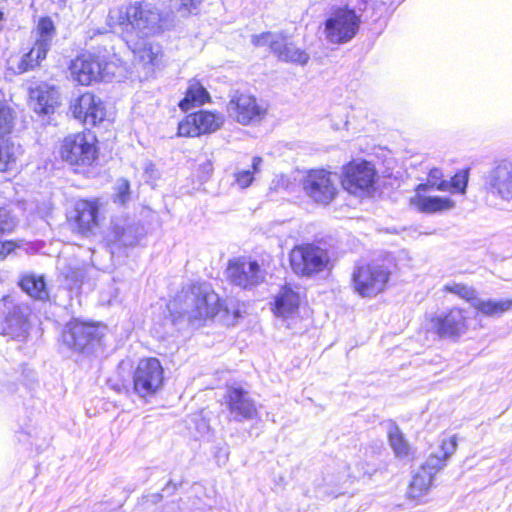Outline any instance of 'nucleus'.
Wrapping results in <instances>:
<instances>
[{
    "label": "nucleus",
    "instance_id": "nucleus-1",
    "mask_svg": "<svg viewBox=\"0 0 512 512\" xmlns=\"http://www.w3.org/2000/svg\"><path fill=\"white\" fill-rule=\"evenodd\" d=\"M182 293L179 300L168 304L170 316L165 319V326H178L187 321L194 327H200L208 319L233 326L242 317L237 302L230 300L222 304L219 295L207 283L193 284Z\"/></svg>",
    "mask_w": 512,
    "mask_h": 512
},
{
    "label": "nucleus",
    "instance_id": "nucleus-2",
    "mask_svg": "<svg viewBox=\"0 0 512 512\" xmlns=\"http://www.w3.org/2000/svg\"><path fill=\"white\" fill-rule=\"evenodd\" d=\"M163 22L164 17L160 10L145 2L110 9L107 16L108 27L119 28L123 40L130 49H138V39L159 33L163 28Z\"/></svg>",
    "mask_w": 512,
    "mask_h": 512
},
{
    "label": "nucleus",
    "instance_id": "nucleus-3",
    "mask_svg": "<svg viewBox=\"0 0 512 512\" xmlns=\"http://www.w3.org/2000/svg\"><path fill=\"white\" fill-rule=\"evenodd\" d=\"M70 72L73 80L81 85H90L93 81H110L116 73L115 54L83 53L71 62Z\"/></svg>",
    "mask_w": 512,
    "mask_h": 512
},
{
    "label": "nucleus",
    "instance_id": "nucleus-4",
    "mask_svg": "<svg viewBox=\"0 0 512 512\" xmlns=\"http://www.w3.org/2000/svg\"><path fill=\"white\" fill-rule=\"evenodd\" d=\"M360 23V15H357L354 9L347 6L338 7L328 14L324 22L323 35L331 44H345L356 36Z\"/></svg>",
    "mask_w": 512,
    "mask_h": 512
},
{
    "label": "nucleus",
    "instance_id": "nucleus-5",
    "mask_svg": "<svg viewBox=\"0 0 512 512\" xmlns=\"http://www.w3.org/2000/svg\"><path fill=\"white\" fill-rule=\"evenodd\" d=\"M96 143V136L92 132L69 135L62 141L61 158L72 166H90L98 157Z\"/></svg>",
    "mask_w": 512,
    "mask_h": 512
},
{
    "label": "nucleus",
    "instance_id": "nucleus-6",
    "mask_svg": "<svg viewBox=\"0 0 512 512\" xmlns=\"http://www.w3.org/2000/svg\"><path fill=\"white\" fill-rule=\"evenodd\" d=\"M330 262L326 250L313 244L301 245L290 252L293 272L302 277H312L328 268Z\"/></svg>",
    "mask_w": 512,
    "mask_h": 512
},
{
    "label": "nucleus",
    "instance_id": "nucleus-7",
    "mask_svg": "<svg viewBox=\"0 0 512 512\" xmlns=\"http://www.w3.org/2000/svg\"><path fill=\"white\" fill-rule=\"evenodd\" d=\"M389 277L390 271L383 265H358L352 273V285L361 297H373L385 289Z\"/></svg>",
    "mask_w": 512,
    "mask_h": 512
},
{
    "label": "nucleus",
    "instance_id": "nucleus-8",
    "mask_svg": "<svg viewBox=\"0 0 512 512\" xmlns=\"http://www.w3.org/2000/svg\"><path fill=\"white\" fill-rule=\"evenodd\" d=\"M251 42L256 47L269 46L280 61L304 66L310 60L309 53L294 43L287 42L281 34L264 32L252 35Z\"/></svg>",
    "mask_w": 512,
    "mask_h": 512
},
{
    "label": "nucleus",
    "instance_id": "nucleus-9",
    "mask_svg": "<svg viewBox=\"0 0 512 512\" xmlns=\"http://www.w3.org/2000/svg\"><path fill=\"white\" fill-rule=\"evenodd\" d=\"M164 369L157 358L142 359L133 374V392L140 398L154 396L163 386Z\"/></svg>",
    "mask_w": 512,
    "mask_h": 512
},
{
    "label": "nucleus",
    "instance_id": "nucleus-10",
    "mask_svg": "<svg viewBox=\"0 0 512 512\" xmlns=\"http://www.w3.org/2000/svg\"><path fill=\"white\" fill-rule=\"evenodd\" d=\"M338 176L324 169L311 170L302 181L305 194L315 203L328 205L336 197Z\"/></svg>",
    "mask_w": 512,
    "mask_h": 512
},
{
    "label": "nucleus",
    "instance_id": "nucleus-11",
    "mask_svg": "<svg viewBox=\"0 0 512 512\" xmlns=\"http://www.w3.org/2000/svg\"><path fill=\"white\" fill-rule=\"evenodd\" d=\"M267 107L256 97L249 94H234L228 104L227 113L242 125L256 124L266 115Z\"/></svg>",
    "mask_w": 512,
    "mask_h": 512
},
{
    "label": "nucleus",
    "instance_id": "nucleus-12",
    "mask_svg": "<svg viewBox=\"0 0 512 512\" xmlns=\"http://www.w3.org/2000/svg\"><path fill=\"white\" fill-rule=\"evenodd\" d=\"M224 123L221 113L202 110L188 115L178 125V135L197 137L217 131Z\"/></svg>",
    "mask_w": 512,
    "mask_h": 512
},
{
    "label": "nucleus",
    "instance_id": "nucleus-13",
    "mask_svg": "<svg viewBox=\"0 0 512 512\" xmlns=\"http://www.w3.org/2000/svg\"><path fill=\"white\" fill-rule=\"evenodd\" d=\"M70 111L73 117L86 127H94L106 117L104 102L92 93H84L71 102Z\"/></svg>",
    "mask_w": 512,
    "mask_h": 512
},
{
    "label": "nucleus",
    "instance_id": "nucleus-14",
    "mask_svg": "<svg viewBox=\"0 0 512 512\" xmlns=\"http://www.w3.org/2000/svg\"><path fill=\"white\" fill-rule=\"evenodd\" d=\"M488 193L508 203H512V162H498L486 176Z\"/></svg>",
    "mask_w": 512,
    "mask_h": 512
},
{
    "label": "nucleus",
    "instance_id": "nucleus-15",
    "mask_svg": "<svg viewBox=\"0 0 512 512\" xmlns=\"http://www.w3.org/2000/svg\"><path fill=\"white\" fill-rule=\"evenodd\" d=\"M226 403L232 419L236 422L254 419L258 412L255 401L243 387L238 385L227 386Z\"/></svg>",
    "mask_w": 512,
    "mask_h": 512
},
{
    "label": "nucleus",
    "instance_id": "nucleus-16",
    "mask_svg": "<svg viewBox=\"0 0 512 512\" xmlns=\"http://www.w3.org/2000/svg\"><path fill=\"white\" fill-rule=\"evenodd\" d=\"M98 200H79L75 204L74 215L70 217L71 229L81 236L95 233L98 227Z\"/></svg>",
    "mask_w": 512,
    "mask_h": 512
},
{
    "label": "nucleus",
    "instance_id": "nucleus-17",
    "mask_svg": "<svg viewBox=\"0 0 512 512\" xmlns=\"http://www.w3.org/2000/svg\"><path fill=\"white\" fill-rule=\"evenodd\" d=\"M99 339L98 328L77 319L70 321L62 334L63 343L76 352H85L89 345Z\"/></svg>",
    "mask_w": 512,
    "mask_h": 512
},
{
    "label": "nucleus",
    "instance_id": "nucleus-18",
    "mask_svg": "<svg viewBox=\"0 0 512 512\" xmlns=\"http://www.w3.org/2000/svg\"><path fill=\"white\" fill-rule=\"evenodd\" d=\"M374 166L366 161L350 163L345 169L343 185L350 193L357 194L371 188L375 182Z\"/></svg>",
    "mask_w": 512,
    "mask_h": 512
},
{
    "label": "nucleus",
    "instance_id": "nucleus-19",
    "mask_svg": "<svg viewBox=\"0 0 512 512\" xmlns=\"http://www.w3.org/2000/svg\"><path fill=\"white\" fill-rule=\"evenodd\" d=\"M226 272L231 283L244 289L258 285L264 280V273L256 261H230Z\"/></svg>",
    "mask_w": 512,
    "mask_h": 512
},
{
    "label": "nucleus",
    "instance_id": "nucleus-20",
    "mask_svg": "<svg viewBox=\"0 0 512 512\" xmlns=\"http://www.w3.org/2000/svg\"><path fill=\"white\" fill-rule=\"evenodd\" d=\"M466 312L460 308H452L445 315L432 319V327L440 337H456L467 330Z\"/></svg>",
    "mask_w": 512,
    "mask_h": 512
},
{
    "label": "nucleus",
    "instance_id": "nucleus-21",
    "mask_svg": "<svg viewBox=\"0 0 512 512\" xmlns=\"http://www.w3.org/2000/svg\"><path fill=\"white\" fill-rule=\"evenodd\" d=\"M58 100V90L47 83H41L37 87L30 89V105L39 114L53 112L58 104Z\"/></svg>",
    "mask_w": 512,
    "mask_h": 512
},
{
    "label": "nucleus",
    "instance_id": "nucleus-22",
    "mask_svg": "<svg viewBox=\"0 0 512 512\" xmlns=\"http://www.w3.org/2000/svg\"><path fill=\"white\" fill-rule=\"evenodd\" d=\"M424 192L415 190V195L410 198V205L418 212L435 214L450 211L455 207V202L449 197L426 196Z\"/></svg>",
    "mask_w": 512,
    "mask_h": 512
},
{
    "label": "nucleus",
    "instance_id": "nucleus-23",
    "mask_svg": "<svg viewBox=\"0 0 512 512\" xmlns=\"http://www.w3.org/2000/svg\"><path fill=\"white\" fill-rule=\"evenodd\" d=\"M29 309L27 306H13L5 317L4 335L13 339L22 340L28 333Z\"/></svg>",
    "mask_w": 512,
    "mask_h": 512
},
{
    "label": "nucleus",
    "instance_id": "nucleus-24",
    "mask_svg": "<svg viewBox=\"0 0 512 512\" xmlns=\"http://www.w3.org/2000/svg\"><path fill=\"white\" fill-rule=\"evenodd\" d=\"M456 448L457 441L455 436L443 439L441 445L428 456L420 469L429 473L434 478L438 471L446 465L447 459L454 454Z\"/></svg>",
    "mask_w": 512,
    "mask_h": 512
},
{
    "label": "nucleus",
    "instance_id": "nucleus-25",
    "mask_svg": "<svg viewBox=\"0 0 512 512\" xmlns=\"http://www.w3.org/2000/svg\"><path fill=\"white\" fill-rule=\"evenodd\" d=\"M56 29L53 21L49 17L41 18L35 29V43L30 49V56L36 55L37 58H46L51 49Z\"/></svg>",
    "mask_w": 512,
    "mask_h": 512
},
{
    "label": "nucleus",
    "instance_id": "nucleus-26",
    "mask_svg": "<svg viewBox=\"0 0 512 512\" xmlns=\"http://www.w3.org/2000/svg\"><path fill=\"white\" fill-rule=\"evenodd\" d=\"M18 284L27 295L35 300L46 301L49 299V290L43 275L34 272L24 273Z\"/></svg>",
    "mask_w": 512,
    "mask_h": 512
},
{
    "label": "nucleus",
    "instance_id": "nucleus-27",
    "mask_svg": "<svg viewBox=\"0 0 512 512\" xmlns=\"http://www.w3.org/2000/svg\"><path fill=\"white\" fill-rule=\"evenodd\" d=\"M300 297L290 287H283L275 298L274 313L278 317H292L299 308Z\"/></svg>",
    "mask_w": 512,
    "mask_h": 512
},
{
    "label": "nucleus",
    "instance_id": "nucleus-28",
    "mask_svg": "<svg viewBox=\"0 0 512 512\" xmlns=\"http://www.w3.org/2000/svg\"><path fill=\"white\" fill-rule=\"evenodd\" d=\"M472 307L487 317H499L512 308V299H482L477 296Z\"/></svg>",
    "mask_w": 512,
    "mask_h": 512
},
{
    "label": "nucleus",
    "instance_id": "nucleus-29",
    "mask_svg": "<svg viewBox=\"0 0 512 512\" xmlns=\"http://www.w3.org/2000/svg\"><path fill=\"white\" fill-rule=\"evenodd\" d=\"M210 99L208 91L196 79L189 81L185 97L180 101L179 107L188 111L196 105H202Z\"/></svg>",
    "mask_w": 512,
    "mask_h": 512
},
{
    "label": "nucleus",
    "instance_id": "nucleus-30",
    "mask_svg": "<svg viewBox=\"0 0 512 512\" xmlns=\"http://www.w3.org/2000/svg\"><path fill=\"white\" fill-rule=\"evenodd\" d=\"M21 154V146L8 139H0V172L12 170Z\"/></svg>",
    "mask_w": 512,
    "mask_h": 512
},
{
    "label": "nucleus",
    "instance_id": "nucleus-31",
    "mask_svg": "<svg viewBox=\"0 0 512 512\" xmlns=\"http://www.w3.org/2000/svg\"><path fill=\"white\" fill-rule=\"evenodd\" d=\"M433 477L429 473L419 469L414 475L410 482L407 495L409 498L414 500H420L425 496L431 486Z\"/></svg>",
    "mask_w": 512,
    "mask_h": 512
},
{
    "label": "nucleus",
    "instance_id": "nucleus-32",
    "mask_svg": "<svg viewBox=\"0 0 512 512\" xmlns=\"http://www.w3.org/2000/svg\"><path fill=\"white\" fill-rule=\"evenodd\" d=\"M389 444L396 457L405 458L409 455L410 446L395 422H390L388 427Z\"/></svg>",
    "mask_w": 512,
    "mask_h": 512
},
{
    "label": "nucleus",
    "instance_id": "nucleus-33",
    "mask_svg": "<svg viewBox=\"0 0 512 512\" xmlns=\"http://www.w3.org/2000/svg\"><path fill=\"white\" fill-rule=\"evenodd\" d=\"M262 162L261 157H253L251 169L240 170L235 173L236 184L242 189L249 187L254 181L255 174L260 172Z\"/></svg>",
    "mask_w": 512,
    "mask_h": 512
},
{
    "label": "nucleus",
    "instance_id": "nucleus-34",
    "mask_svg": "<svg viewBox=\"0 0 512 512\" xmlns=\"http://www.w3.org/2000/svg\"><path fill=\"white\" fill-rule=\"evenodd\" d=\"M443 290L466 300L471 306L472 302L477 298L475 289L464 283L448 282L444 285Z\"/></svg>",
    "mask_w": 512,
    "mask_h": 512
},
{
    "label": "nucleus",
    "instance_id": "nucleus-35",
    "mask_svg": "<svg viewBox=\"0 0 512 512\" xmlns=\"http://www.w3.org/2000/svg\"><path fill=\"white\" fill-rule=\"evenodd\" d=\"M443 173L438 168L430 170L426 183L419 184L416 187L417 191H427L430 188H435L440 191L448 190V181L442 179Z\"/></svg>",
    "mask_w": 512,
    "mask_h": 512
},
{
    "label": "nucleus",
    "instance_id": "nucleus-36",
    "mask_svg": "<svg viewBox=\"0 0 512 512\" xmlns=\"http://www.w3.org/2000/svg\"><path fill=\"white\" fill-rule=\"evenodd\" d=\"M145 39H138V49H131L134 54H138L141 61L145 64H156V57L158 54V47L147 45Z\"/></svg>",
    "mask_w": 512,
    "mask_h": 512
},
{
    "label": "nucleus",
    "instance_id": "nucleus-37",
    "mask_svg": "<svg viewBox=\"0 0 512 512\" xmlns=\"http://www.w3.org/2000/svg\"><path fill=\"white\" fill-rule=\"evenodd\" d=\"M14 111L5 101H0V135L9 133L14 124Z\"/></svg>",
    "mask_w": 512,
    "mask_h": 512
},
{
    "label": "nucleus",
    "instance_id": "nucleus-38",
    "mask_svg": "<svg viewBox=\"0 0 512 512\" xmlns=\"http://www.w3.org/2000/svg\"><path fill=\"white\" fill-rule=\"evenodd\" d=\"M468 184V170H460L450 181H448V190L451 193L464 194Z\"/></svg>",
    "mask_w": 512,
    "mask_h": 512
},
{
    "label": "nucleus",
    "instance_id": "nucleus-39",
    "mask_svg": "<svg viewBox=\"0 0 512 512\" xmlns=\"http://www.w3.org/2000/svg\"><path fill=\"white\" fill-rule=\"evenodd\" d=\"M16 227V220L5 208H0V236L12 232Z\"/></svg>",
    "mask_w": 512,
    "mask_h": 512
},
{
    "label": "nucleus",
    "instance_id": "nucleus-40",
    "mask_svg": "<svg viewBox=\"0 0 512 512\" xmlns=\"http://www.w3.org/2000/svg\"><path fill=\"white\" fill-rule=\"evenodd\" d=\"M130 185L126 179H119L115 186V199L114 201L120 204H125L130 198Z\"/></svg>",
    "mask_w": 512,
    "mask_h": 512
},
{
    "label": "nucleus",
    "instance_id": "nucleus-41",
    "mask_svg": "<svg viewBox=\"0 0 512 512\" xmlns=\"http://www.w3.org/2000/svg\"><path fill=\"white\" fill-rule=\"evenodd\" d=\"M45 58H37L36 55H31L30 57V51L25 54L21 60V63L19 65V68L22 70V71H28V70H31L33 68H35L36 66L39 65V63L44 60Z\"/></svg>",
    "mask_w": 512,
    "mask_h": 512
},
{
    "label": "nucleus",
    "instance_id": "nucleus-42",
    "mask_svg": "<svg viewBox=\"0 0 512 512\" xmlns=\"http://www.w3.org/2000/svg\"><path fill=\"white\" fill-rule=\"evenodd\" d=\"M175 2L179 5L178 11L183 13H191L194 9L197 8L200 0H175Z\"/></svg>",
    "mask_w": 512,
    "mask_h": 512
},
{
    "label": "nucleus",
    "instance_id": "nucleus-43",
    "mask_svg": "<svg viewBox=\"0 0 512 512\" xmlns=\"http://www.w3.org/2000/svg\"><path fill=\"white\" fill-rule=\"evenodd\" d=\"M15 247V243L12 241L0 242V260H3Z\"/></svg>",
    "mask_w": 512,
    "mask_h": 512
},
{
    "label": "nucleus",
    "instance_id": "nucleus-44",
    "mask_svg": "<svg viewBox=\"0 0 512 512\" xmlns=\"http://www.w3.org/2000/svg\"><path fill=\"white\" fill-rule=\"evenodd\" d=\"M108 385L110 386L111 389H113L114 391H116L119 394H122V393L128 394L129 393V388L124 383H119V382H114L113 380H109Z\"/></svg>",
    "mask_w": 512,
    "mask_h": 512
},
{
    "label": "nucleus",
    "instance_id": "nucleus-45",
    "mask_svg": "<svg viewBox=\"0 0 512 512\" xmlns=\"http://www.w3.org/2000/svg\"><path fill=\"white\" fill-rule=\"evenodd\" d=\"M108 32V29L104 28L103 30L97 29L93 30V34L91 35V38L95 36L96 34H105Z\"/></svg>",
    "mask_w": 512,
    "mask_h": 512
},
{
    "label": "nucleus",
    "instance_id": "nucleus-46",
    "mask_svg": "<svg viewBox=\"0 0 512 512\" xmlns=\"http://www.w3.org/2000/svg\"><path fill=\"white\" fill-rule=\"evenodd\" d=\"M3 19V13L0 11V22L2 21Z\"/></svg>",
    "mask_w": 512,
    "mask_h": 512
}]
</instances>
